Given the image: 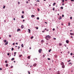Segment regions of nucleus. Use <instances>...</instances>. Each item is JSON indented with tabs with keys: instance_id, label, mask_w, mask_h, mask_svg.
I'll use <instances>...</instances> for the list:
<instances>
[{
	"instance_id": "nucleus-14",
	"label": "nucleus",
	"mask_w": 74,
	"mask_h": 74,
	"mask_svg": "<svg viewBox=\"0 0 74 74\" xmlns=\"http://www.w3.org/2000/svg\"><path fill=\"white\" fill-rule=\"evenodd\" d=\"M55 4H56V3H54L53 4V6H54V5H55Z\"/></svg>"
},
{
	"instance_id": "nucleus-60",
	"label": "nucleus",
	"mask_w": 74,
	"mask_h": 74,
	"mask_svg": "<svg viewBox=\"0 0 74 74\" xmlns=\"http://www.w3.org/2000/svg\"><path fill=\"white\" fill-rule=\"evenodd\" d=\"M45 23H46V24H47V23L46 22H45Z\"/></svg>"
},
{
	"instance_id": "nucleus-1",
	"label": "nucleus",
	"mask_w": 74,
	"mask_h": 74,
	"mask_svg": "<svg viewBox=\"0 0 74 74\" xmlns=\"http://www.w3.org/2000/svg\"><path fill=\"white\" fill-rule=\"evenodd\" d=\"M45 38L46 40H49V39L48 38H51V36L50 35H47L46 36Z\"/></svg>"
},
{
	"instance_id": "nucleus-36",
	"label": "nucleus",
	"mask_w": 74,
	"mask_h": 74,
	"mask_svg": "<svg viewBox=\"0 0 74 74\" xmlns=\"http://www.w3.org/2000/svg\"><path fill=\"white\" fill-rule=\"evenodd\" d=\"M35 6H37V4H35Z\"/></svg>"
},
{
	"instance_id": "nucleus-11",
	"label": "nucleus",
	"mask_w": 74,
	"mask_h": 74,
	"mask_svg": "<svg viewBox=\"0 0 74 74\" xmlns=\"http://www.w3.org/2000/svg\"><path fill=\"white\" fill-rule=\"evenodd\" d=\"M58 74H60V72H59V71H58Z\"/></svg>"
},
{
	"instance_id": "nucleus-47",
	"label": "nucleus",
	"mask_w": 74,
	"mask_h": 74,
	"mask_svg": "<svg viewBox=\"0 0 74 74\" xmlns=\"http://www.w3.org/2000/svg\"><path fill=\"white\" fill-rule=\"evenodd\" d=\"M0 70H2V68H0Z\"/></svg>"
},
{
	"instance_id": "nucleus-28",
	"label": "nucleus",
	"mask_w": 74,
	"mask_h": 74,
	"mask_svg": "<svg viewBox=\"0 0 74 74\" xmlns=\"http://www.w3.org/2000/svg\"><path fill=\"white\" fill-rule=\"evenodd\" d=\"M11 50H12V51H13V50H14V48H12L11 49Z\"/></svg>"
},
{
	"instance_id": "nucleus-33",
	"label": "nucleus",
	"mask_w": 74,
	"mask_h": 74,
	"mask_svg": "<svg viewBox=\"0 0 74 74\" xmlns=\"http://www.w3.org/2000/svg\"><path fill=\"white\" fill-rule=\"evenodd\" d=\"M59 44L60 46H61L62 45V43H60Z\"/></svg>"
},
{
	"instance_id": "nucleus-57",
	"label": "nucleus",
	"mask_w": 74,
	"mask_h": 74,
	"mask_svg": "<svg viewBox=\"0 0 74 74\" xmlns=\"http://www.w3.org/2000/svg\"><path fill=\"white\" fill-rule=\"evenodd\" d=\"M36 29H38V27H36Z\"/></svg>"
},
{
	"instance_id": "nucleus-53",
	"label": "nucleus",
	"mask_w": 74,
	"mask_h": 74,
	"mask_svg": "<svg viewBox=\"0 0 74 74\" xmlns=\"http://www.w3.org/2000/svg\"><path fill=\"white\" fill-rule=\"evenodd\" d=\"M71 61V60H69V61H68V62H70Z\"/></svg>"
},
{
	"instance_id": "nucleus-17",
	"label": "nucleus",
	"mask_w": 74,
	"mask_h": 74,
	"mask_svg": "<svg viewBox=\"0 0 74 74\" xmlns=\"http://www.w3.org/2000/svg\"><path fill=\"white\" fill-rule=\"evenodd\" d=\"M35 16H34V15H32L31 16V17H34Z\"/></svg>"
},
{
	"instance_id": "nucleus-25",
	"label": "nucleus",
	"mask_w": 74,
	"mask_h": 74,
	"mask_svg": "<svg viewBox=\"0 0 74 74\" xmlns=\"http://www.w3.org/2000/svg\"><path fill=\"white\" fill-rule=\"evenodd\" d=\"M51 49H50L49 51V52H51Z\"/></svg>"
},
{
	"instance_id": "nucleus-51",
	"label": "nucleus",
	"mask_w": 74,
	"mask_h": 74,
	"mask_svg": "<svg viewBox=\"0 0 74 74\" xmlns=\"http://www.w3.org/2000/svg\"><path fill=\"white\" fill-rule=\"evenodd\" d=\"M53 40H56V38H53Z\"/></svg>"
},
{
	"instance_id": "nucleus-63",
	"label": "nucleus",
	"mask_w": 74,
	"mask_h": 74,
	"mask_svg": "<svg viewBox=\"0 0 74 74\" xmlns=\"http://www.w3.org/2000/svg\"><path fill=\"white\" fill-rule=\"evenodd\" d=\"M71 38H73V36H71Z\"/></svg>"
},
{
	"instance_id": "nucleus-40",
	"label": "nucleus",
	"mask_w": 74,
	"mask_h": 74,
	"mask_svg": "<svg viewBox=\"0 0 74 74\" xmlns=\"http://www.w3.org/2000/svg\"><path fill=\"white\" fill-rule=\"evenodd\" d=\"M55 28H53V31H55Z\"/></svg>"
},
{
	"instance_id": "nucleus-13",
	"label": "nucleus",
	"mask_w": 74,
	"mask_h": 74,
	"mask_svg": "<svg viewBox=\"0 0 74 74\" xmlns=\"http://www.w3.org/2000/svg\"><path fill=\"white\" fill-rule=\"evenodd\" d=\"M22 56V55H20L19 56V58H21V57Z\"/></svg>"
},
{
	"instance_id": "nucleus-61",
	"label": "nucleus",
	"mask_w": 74,
	"mask_h": 74,
	"mask_svg": "<svg viewBox=\"0 0 74 74\" xmlns=\"http://www.w3.org/2000/svg\"><path fill=\"white\" fill-rule=\"evenodd\" d=\"M23 22H25V20H23Z\"/></svg>"
},
{
	"instance_id": "nucleus-64",
	"label": "nucleus",
	"mask_w": 74,
	"mask_h": 74,
	"mask_svg": "<svg viewBox=\"0 0 74 74\" xmlns=\"http://www.w3.org/2000/svg\"><path fill=\"white\" fill-rule=\"evenodd\" d=\"M64 45V46H65V47H66V45Z\"/></svg>"
},
{
	"instance_id": "nucleus-9",
	"label": "nucleus",
	"mask_w": 74,
	"mask_h": 74,
	"mask_svg": "<svg viewBox=\"0 0 74 74\" xmlns=\"http://www.w3.org/2000/svg\"><path fill=\"white\" fill-rule=\"evenodd\" d=\"M62 17H61V16H60V18H58V19L59 20H60L61 19H62Z\"/></svg>"
},
{
	"instance_id": "nucleus-44",
	"label": "nucleus",
	"mask_w": 74,
	"mask_h": 74,
	"mask_svg": "<svg viewBox=\"0 0 74 74\" xmlns=\"http://www.w3.org/2000/svg\"><path fill=\"white\" fill-rule=\"evenodd\" d=\"M72 17H71L70 18V19H72Z\"/></svg>"
},
{
	"instance_id": "nucleus-22",
	"label": "nucleus",
	"mask_w": 74,
	"mask_h": 74,
	"mask_svg": "<svg viewBox=\"0 0 74 74\" xmlns=\"http://www.w3.org/2000/svg\"><path fill=\"white\" fill-rule=\"evenodd\" d=\"M61 9H62V10H63V7L62 6L61 7Z\"/></svg>"
},
{
	"instance_id": "nucleus-10",
	"label": "nucleus",
	"mask_w": 74,
	"mask_h": 74,
	"mask_svg": "<svg viewBox=\"0 0 74 74\" xmlns=\"http://www.w3.org/2000/svg\"><path fill=\"white\" fill-rule=\"evenodd\" d=\"M21 46L22 48H23V44H22L21 45Z\"/></svg>"
},
{
	"instance_id": "nucleus-29",
	"label": "nucleus",
	"mask_w": 74,
	"mask_h": 74,
	"mask_svg": "<svg viewBox=\"0 0 74 74\" xmlns=\"http://www.w3.org/2000/svg\"><path fill=\"white\" fill-rule=\"evenodd\" d=\"M70 23H68V25L70 26Z\"/></svg>"
},
{
	"instance_id": "nucleus-2",
	"label": "nucleus",
	"mask_w": 74,
	"mask_h": 74,
	"mask_svg": "<svg viewBox=\"0 0 74 74\" xmlns=\"http://www.w3.org/2000/svg\"><path fill=\"white\" fill-rule=\"evenodd\" d=\"M41 51H42V49H39L38 52H39V53H41Z\"/></svg>"
},
{
	"instance_id": "nucleus-45",
	"label": "nucleus",
	"mask_w": 74,
	"mask_h": 74,
	"mask_svg": "<svg viewBox=\"0 0 74 74\" xmlns=\"http://www.w3.org/2000/svg\"><path fill=\"white\" fill-rule=\"evenodd\" d=\"M71 55H73V53H71L70 54Z\"/></svg>"
},
{
	"instance_id": "nucleus-37",
	"label": "nucleus",
	"mask_w": 74,
	"mask_h": 74,
	"mask_svg": "<svg viewBox=\"0 0 74 74\" xmlns=\"http://www.w3.org/2000/svg\"><path fill=\"white\" fill-rule=\"evenodd\" d=\"M9 37H11V35H9Z\"/></svg>"
},
{
	"instance_id": "nucleus-3",
	"label": "nucleus",
	"mask_w": 74,
	"mask_h": 74,
	"mask_svg": "<svg viewBox=\"0 0 74 74\" xmlns=\"http://www.w3.org/2000/svg\"><path fill=\"white\" fill-rule=\"evenodd\" d=\"M66 43H67V44H69V41L68 40H66Z\"/></svg>"
},
{
	"instance_id": "nucleus-56",
	"label": "nucleus",
	"mask_w": 74,
	"mask_h": 74,
	"mask_svg": "<svg viewBox=\"0 0 74 74\" xmlns=\"http://www.w3.org/2000/svg\"><path fill=\"white\" fill-rule=\"evenodd\" d=\"M36 1H38V2H40V1L39 0H37Z\"/></svg>"
},
{
	"instance_id": "nucleus-8",
	"label": "nucleus",
	"mask_w": 74,
	"mask_h": 74,
	"mask_svg": "<svg viewBox=\"0 0 74 74\" xmlns=\"http://www.w3.org/2000/svg\"><path fill=\"white\" fill-rule=\"evenodd\" d=\"M28 32L29 33H30V32H31L30 29H28Z\"/></svg>"
},
{
	"instance_id": "nucleus-38",
	"label": "nucleus",
	"mask_w": 74,
	"mask_h": 74,
	"mask_svg": "<svg viewBox=\"0 0 74 74\" xmlns=\"http://www.w3.org/2000/svg\"><path fill=\"white\" fill-rule=\"evenodd\" d=\"M18 49H19V48H20V47L19 46H18Z\"/></svg>"
},
{
	"instance_id": "nucleus-62",
	"label": "nucleus",
	"mask_w": 74,
	"mask_h": 74,
	"mask_svg": "<svg viewBox=\"0 0 74 74\" xmlns=\"http://www.w3.org/2000/svg\"><path fill=\"white\" fill-rule=\"evenodd\" d=\"M14 44H15V43H14L13 44V45H14Z\"/></svg>"
},
{
	"instance_id": "nucleus-48",
	"label": "nucleus",
	"mask_w": 74,
	"mask_h": 74,
	"mask_svg": "<svg viewBox=\"0 0 74 74\" xmlns=\"http://www.w3.org/2000/svg\"><path fill=\"white\" fill-rule=\"evenodd\" d=\"M22 14H24V12L23 11L22 12Z\"/></svg>"
},
{
	"instance_id": "nucleus-7",
	"label": "nucleus",
	"mask_w": 74,
	"mask_h": 74,
	"mask_svg": "<svg viewBox=\"0 0 74 74\" xmlns=\"http://www.w3.org/2000/svg\"><path fill=\"white\" fill-rule=\"evenodd\" d=\"M61 65H62V66L63 65H64V63L63 62H62L61 63Z\"/></svg>"
},
{
	"instance_id": "nucleus-12",
	"label": "nucleus",
	"mask_w": 74,
	"mask_h": 74,
	"mask_svg": "<svg viewBox=\"0 0 74 74\" xmlns=\"http://www.w3.org/2000/svg\"><path fill=\"white\" fill-rule=\"evenodd\" d=\"M70 34L71 36H73L74 35V34L71 33H70Z\"/></svg>"
},
{
	"instance_id": "nucleus-24",
	"label": "nucleus",
	"mask_w": 74,
	"mask_h": 74,
	"mask_svg": "<svg viewBox=\"0 0 74 74\" xmlns=\"http://www.w3.org/2000/svg\"><path fill=\"white\" fill-rule=\"evenodd\" d=\"M4 42H7V40H4Z\"/></svg>"
},
{
	"instance_id": "nucleus-15",
	"label": "nucleus",
	"mask_w": 74,
	"mask_h": 74,
	"mask_svg": "<svg viewBox=\"0 0 74 74\" xmlns=\"http://www.w3.org/2000/svg\"><path fill=\"white\" fill-rule=\"evenodd\" d=\"M20 30H21V29H17V32H19V31H20Z\"/></svg>"
},
{
	"instance_id": "nucleus-4",
	"label": "nucleus",
	"mask_w": 74,
	"mask_h": 74,
	"mask_svg": "<svg viewBox=\"0 0 74 74\" xmlns=\"http://www.w3.org/2000/svg\"><path fill=\"white\" fill-rule=\"evenodd\" d=\"M37 66V64L36 63H35L33 65V66H34L35 67V66Z\"/></svg>"
},
{
	"instance_id": "nucleus-23",
	"label": "nucleus",
	"mask_w": 74,
	"mask_h": 74,
	"mask_svg": "<svg viewBox=\"0 0 74 74\" xmlns=\"http://www.w3.org/2000/svg\"><path fill=\"white\" fill-rule=\"evenodd\" d=\"M21 18H24V17H23V15H22L21 16Z\"/></svg>"
},
{
	"instance_id": "nucleus-46",
	"label": "nucleus",
	"mask_w": 74,
	"mask_h": 74,
	"mask_svg": "<svg viewBox=\"0 0 74 74\" xmlns=\"http://www.w3.org/2000/svg\"><path fill=\"white\" fill-rule=\"evenodd\" d=\"M62 0V3H64V0Z\"/></svg>"
},
{
	"instance_id": "nucleus-34",
	"label": "nucleus",
	"mask_w": 74,
	"mask_h": 74,
	"mask_svg": "<svg viewBox=\"0 0 74 74\" xmlns=\"http://www.w3.org/2000/svg\"><path fill=\"white\" fill-rule=\"evenodd\" d=\"M53 11H55V8H53Z\"/></svg>"
},
{
	"instance_id": "nucleus-6",
	"label": "nucleus",
	"mask_w": 74,
	"mask_h": 74,
	"mask_svg": "<svg viewBox=\"0 0 74 74\" xmlns=\"http://www.w3.org/2000/svg\"><path fill=\"white\" fill-rule=\"evenodd\" d=\"M21 29H23L24 28V26L23 25H22L21 26Z\"/></svg>"
},
{
	"instance_id": "nucleus-35",
	"label": "nucleus",
	"mask_w": 74,
	"mask_h": 74,
	"mask_svg": "<svg viewBox=\"0 0 74 74\" xmlns=\"http://www.w3.org/2000/svg\"><path fill=\"white\" fill-rule=\"evenodd\" d=\"M38 11H40V9H38Z\"/></svg>"
},
{
	"instance_id": "nucleus-32",
	"label": "nucleus",
	"mask_w": 74,
	"mask_h": 74,
	"mask_svg": "<svg viewBox=\"0 0 74 74\" xmlns=\"http://www.w3.org/2000/svg\"><path fill=\"white\" fill-rule=\"evenodd\" d=\"M39 19V17H38L37 18V19L38 20Z\"/></svg>"
},
{
	"instance_id": "nucleus-55",
	"label": "nucleus",
	"mask_w": 74,
	"mask_h": 74,
	"mask_svg": "<svg viewBox=\"0 0 74 74\" xmlns=\"http://www.w3.org/2000/svg\"><path fill=\"white\" fill-rule=\"evenodd\" d=\"M11 68H13V66H11Z\"/></svg>"
},
{
	"instance_id": "nucleus-18",
	"label": "nucleus",
	"mask_w": 74,
	"mask_h": 74,
	"mask_svg": "<svg viewBox=\"0 0 74 74\" xmlns=\"http://www.w3.org/2000/svg\"><path fill=\"white\" fill-rule=\"evenodd\" d=\"M41 42H44V40H42L41 41Z\"/></svg>"
},
{
	"instance_id": "nucleus-30",
	"label": "nucleus",
	"mask_w": 74,
	"mask_h": 74,
	"mask_svg": "<svg viewBox=\"0 0 74 74\" xmlns=\"http://www.w3.org/2000/svg\"><path fill=\"white\" fill-rule=\"evenodd\" d=\"M8 64H6V67H8Z\"/></svg>"
},
{
	"instance_id": "nucleus-49",
	"label": "nucleus",
	"mask_w": 74,
	"mask_h": 74,
	"mask_svg": "<svg viewBox=\"0 0 74 74\" xmlns=\"http://www.w3.org/2000/svg\"><path fill=\"white\" fill-rule=\"evenodd\" d=\"M16 45H18V43L16 42Z\"/></svg>"
},
{
	"instance_id": "nucleus-31",
	"label": "nucleus",
	"mask_w": 74,
	"mask_h": 74,
	"mask_svg": "<svg viewBox=\"0 0 74 74\" xmlns=\"http://www.w3.org/2000/svg\"><path fill=\"white\" fill-rule=\"evenodd\" d=\"M45 55H43V58H45Z\"/></svg>"
},
{
	"instance_id": "nucleus-59",
	"label": "nucleus",
	"mask_w": 74,
	"mask_h": 74,
	"mask_svg": "<svg viewBox=\"0 0 74 74\" xmlns=\"http://www.w3.org/2000/svg\"><path fill=\"white\" fill-rule=\"evenodd\" d=\"M28 73H29V74H30V73L29 72V71H28Z\"/></svg>"
},
{
	"instance_id": "nucleus-5",
	"label": "nucleus",
	"mask_w": 74,
	"mask_h": 74,
	"mask_svg": "<svg viewBox=\"0 0 74 74\" xmlns=\"http://www.w3.org/2000/svg\"><path fill=\"white\" fill-rule=\"evenodd\" d=\"M65 67V66L64 65H62V67L63 69H64V68Z\"/></svg>"
},
{
	"instance_id": "nucleus-27",
	"label": "nucleus",
	"mask_w": 74,
	"mask_h": 74,
	"mask_svg": "<svg viewBox=\"0 0 74 74\" xmlns=\"http://www.w3.org/2000/svg\"><path fill=\"white\" fill-rule=\"evenodd\" d=\"M48 60H51V59L50 58H47Z\"/></svg>"
},
{
	"instance_id": "nucleus-54",
	"label": "nucleus",
	"mask_w": 74,
	"mask_h": 74,
	"mask_svg": "<svg viewBox=\"0 0 74 74\" xmlns=\"http://www.w3.org/2000/svg\"><path fill=\"white\" fill-rule=\"evenodd\" d=\"M14 55H16V52H14Z\"/></svg>"
},
{
	"instance_id": "nucleus-58",
	"label": "nucleus",
	"mask_w": 74,
	"mask_h": 74,
	"mask_svg": "<svg viewBox=\"0 0 74 74\" xmlns=\"http://www.w3.org/2000/svg\"><path fill=\"white\" fill-rule=\"evenodd\" d=\"M72 64L71 62H70L69 63V64Z\"/></svg>"
},
{
	"instance_id": "nucleus-41",
	"label": "nucleus",
	"mask_w": 74,
	"mask_h": 74,
	"mask_svg": "<svg viewBox=\"0 0 74 74\" xmlns=\"http://www.w3.org/2000/svg\"><path fill=\"white\" fill-rule=\"evenodd\" d=\"M7 55H8V56H9V55H10V53H8L7 54Z\"/></svg>"
},
{
	"instance_id": "nucleus-39",
	"label": "nucleus",
	"mask_w": 74,
	"mask_h": 74,
	"mask_svg": "<svg viewBox=\"0 0 74 74\" xmlns=\"http://www.w3.org/2000/svg\"><path fill=\"white\" fill-rule=\"evenodd\" d=\"M5 63H7V61L6 60V61H5Z\"/></svg>"
},
{
	"instance_id": "nucleus-20",
	"label": "nucleus",
	"mask_w": 74,
	"mask_h": 74,
	"mask_svg": "<svg viewBox=\"0 0 74 74\" xmlns=\"http://www.w3.org/2000/svg\"><path fill=\"white\" fill-rule=\"evenodd\" d=\"M34 37H33V36H32L31 37V39H33V38H34Z\"/></svg>"
},
{
	"instance_id": "nucleus-43",
	"label": "nucleus",
	"mask_w": 74,
	"mask_h": 74,
	"mask_svg": "<svg viewBox=\"0 0 74 74\" xmlns=\"http://www.w3.org/2000/svg\"><path fill=\"white\" fill-rule=\"evenodd\" d=\"M62 17H64V15L62 14Z\"/></svg>"
},
{
	"instance_id": "nucleus-19",
	"label": "nucleus",
	"mask_w": 74,
	"mask_h": 74,
	"mask_svg": "<svg viewBox=\"0 0 74 74\" xmlns=\"http://www.w3.org/2000/svg\"><path fill=\"white\" fill-rule=\"evenodd\" d=\"M28 59H30V56H29L27 57Z\"/></svg>"
},
{
	"instance_id": "nucleus-50",
	"label": "nucleus",
	"mask_w": 74,
	"mask_h": 74,
	"mask_svg": "<svg viewBox=\"0 0 74 74\" xmlns=\"http://www.w3.org/2000/svg\"><path fill=\"white\" fill-rule=\"evenodd\" d=\"M71 1H74V0H71Z\"/></svg>"
},
{
	"instance_id": "nucleus-52",
	"label": "nucleus",
	"mask_w": 74,
	"mask_h": 74,
	"mask_svg": "<svg viewBox=\"0 0 74 74\" xmlns=\"http://www.w3.org/2000/svg\"><path fill=\"white\" fill-rule=\"evenodd\" d=\"M13 20H14V21H15V18H14Z\"/></svg>"
},
{
	"instance_id": "nucleus-42",
	"label": "nucleus",
	"mask_w": 74,
	"mask_h": 74,
	"mask_svg": "<svg viewBox=\"0 0 74 74\" xmlns=\"http://www.w3.org/2000/svg\"><path fill=\"white\" fill-rule=\"evenodd\" d=\"M26 3H27V4H28V3H29V2H28V1H27L26 2Z\"/></svg>"
},
{
	"instance_id": "nucleus-21",
	"label": "nucleus",
	"mask_w": 74,
	"mask_h": 74,
	"mask_svg": "<svg viewBox=\"0 0 74 74\" xmlns=\"http://www.w3.org/2000/svg\"><path fill=\"white\" fill-rule=\"evenodd\" d=\"M5 8V6L4 5L3 7V9H4V8Z\"/></svg>"
},
{
	"instance_id": "nucleus-16",
	"label": "nucleus",
	"mask_w": 74,
	"mask_h": 74,
	"mask_svg": "<svg viewBox=\"0 0 74 74\" xmlns=\"http://www.w3.org/2000/svg\"><path fill=\"white\" fill-rule=\"evenodd\" d=\"M8 42H6L5 43V45H7L8 44Z\"/></svg>"
},
{
	"instance_id": "nucleus-26",
	"label": "nucleus",
	"mask_w": 74,
	"mask_h": 74,
	"mask_svg": "<svg viewBox=\"0 0 74 74\" xmlns=\"http://www.w3.org/2000/svg\"><path fill=\"white\" fill-rule=\"evenodd\" d=\"M14 60V58H12V59H11V60H12H12Z\"/></svg>"
}]
</instances>
